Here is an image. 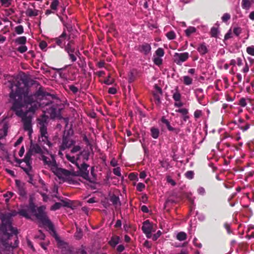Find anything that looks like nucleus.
Returning <instances> with one entry per match:
<instances>
[{"label":"nucleus","instance_id":"nucleus-1","mask_svg":"<svg viewBox=\"0 0 254 254\" xmlns=\"http://www.w3.org/2000/svg\"><path fill=\"white\" fill-rule=\"evenodd\" d=\"M8 82L11 90L9 97L14 100L11 109L21 118L24 129L30 134L32 132V117L27 115L28 113H34L38 109L40 105L38 100L41 101L45 98L50 100L54 98V96L47 92L42 87H39L33 95H29L27 91L23 93V88L21 87V80L18 78H14Z\"/></svg>","mask_w":254,"mask_h":254},{"label":"nucleus","instance_id":"nucleus-2","mask_svg":"<svg viewBox=\"0 0 254 254\" xmlns=\"http://www.w3.org/2000/svg\"><path fill=\"white\" fill-rule=\"evenodd\" d=\"M15 211L2 214L0 216L1 225L0 228L3 233L1 239L2 245L5 249L9 250L16 248L18 246L17 230L12 226V217L17 214Z\"/></svg>","mask_w":254,"mask_h":254},{"label":"nucleus","instance_id":"nucleus-3","mask_svg":"<svg viewBox=\"0 0 254 254\" xmlns=\"http://www.w3.org/2000/svg\"><path fill=\"white\" fill-rule=\"evenodd\" d=\"M45 207L42 206L37 207L34 204H30L29 209L31 213H33L36 218L41 222L43 225L47 226L49 230L52 232V236L55 238L58 242H62L60 240V238L57 234L54 225L48 218L45 212Z\"/></svg>","mask_w":254,"mask_h":254},{"label":"nucleus","instance_id":"nucleus-4","mask_svg":"<svg viewBox=\"0 0 254 254\" xmlns=\"http://www.w3.org/2000/svg\"><path fill=\"white\" fill-rule=\"evenodd\" d=\"M42 158L44 164L47 165L49 167H50L52 171L59 178L69 180L71 177L73 176V173L70 171L59 168L53 155H51V159H50L44 155L42 156Z\"/></svg>","mask_w":254,"mask_h":254},{"label":"nucleus","instance_id":"nucleus-5","mask_svg":"<svg viewBox=\"0 0 254 254\" xmlns=\"http://www.w3.org/2000/svg\"><path fill=\"white\" fill-rule=\"evenodd\" d=\"M52 95L51 94H50ZM54 96V98L53 99H51L50 100H49L48 99L46 98H44V100H42L41 101L38 100L39 101V103L40 104V105L43 106H47L50 104H52L53 102L52 101L53 100H56L57 103L56 105H53L49 107L48 109H47V112L48 114L50 115V118L51 119H55L57 117H58L61 115V110H62V108L59 107V106L58 104V102H60V100L57 98L56 95L53 94Z\"/></svg>","mask_w":254,"mask_h":254},{"label":"nucleus","instance_id":"nucleus-6","mask_svg":"<svg viewBox=\"0 0 254 254\" xmlns=\"http://www.w3.org/2000/svg\"><path fill=\"white\" fill-rule=\"evenodd\" d=\"M64 50L67 53L69 60L72 62H75L77 60V57H80L81 54L78 47L76 48L75 41L72 39H69L67 44L64 47Z\"/></svg>","mask_w":254,"mask_h":254},{"label":"nucleus","instance_id":"nucleus-7","mask_svg":"<svg viewBox=\"0 0 254 254\" xmlns=\"http://www.w3.org/2000/svg\"><path fill=\"white\" fill-rule=\"evenodd\" d=\"M43 150L37 143L31 144L28 151L26 153L24 158L25 163L31 164V156L35 154H43Z\"/></svg>","mask_w":254,"mask_h":254},{"label":"nucleus","instance_id":"nucleus-8","mask_svg":"<svg viewBox=\"0 0 254 254\" xmlns=\"http://www.w3.org/2000/svg\"><path fill=\"white\" fill-rule=\"evenodd\" d=\"M157 228L156 225H154L149 220H147L142 223V230L148 238H150L151 236V233L155 232Z\"/></svg>","mask_w":254,"mask_h":254},{"label":"nucleus","instance_id":"nucleus-9","mask_svg":"<svg viewBox=\"0 0 254 254\" xmlns=\"http://www.w3.org/2000/svg\"><path fill=\"white\" fill-rule=\"evenodd\" d=\"M76 166L79 169L80 176L91 183L95 184L96 183L95 178L90 179L89 177V171L87 170L89 166L87 164L83 163L80 167H79L78 164H76Z\"/></svg>","mask_w":254,"mask_h":254},{"label":"nucleus","instance_id":"nucleus-10","mask_svg":"<svg viewBox=\"0 0 254 254\" xmlns=\"http://www.w3.org/2000/svg\"><path fill=\"white\" fill-rule=\"evenodd\" d=\"M75 143L73 140L68 135L64 134L63 136L62 143L60 146V150H64L71 147Z\"/></svg>","mask_w":254,"mask_h":254},{"label":"nucleus","instance_id":"nucleus-11","mask_svg":"<svg viewBox=\"0 0 254 254\" xmlns=\"http://www.w3.org/2000/svg\"><path fill=\"white\" fill-rule=\"evenodd\" d=\"M39 142H43V144H46L49 147L52 146V143L49 140L47 129L42 128L40 130V135H39Z\"/></svg>","mask_w":254,"mask_h":254},{"label":"nucleus","instance_id":"nucleus-12","mask_svg":"<svg viewBox=\"0 0 254 254\" xmlns=\"http://www.w3.org/2000/svg\"><path fill=\"white\" fill-rule=\"evenodd\" d=\"M174 61L178 65H181L182 63L188 60L189 54L187 52L183 53H176L174 56Z\"/></svg>","mask_w":254,"mask_h":254},{"label":"nucleus","instance_id":"nucleus-13","mask_svg":"<svg viewBox=\"0 0 254 254\" xmlns=\"http://www.w3.org/2000/svg\"><path fill=\"white\" fill-rule=\"evenodd\" d=\"M70 39V36H68L66 32L64 31L59 37L55 39V41L60 47L64 48L65 45L66 41H68Z\"/></svg>","mask_w":254,"mask_h":254},{"label":"nucleus","instance_id":"nucleus-14","mask_svg":"<svg viewBox=\"0 0 254 254\" xmlns=\"http://www.w3.org/2000/svg\"><path fill=\"white\" fill-rule=\"evenodd\" d=\"M137 50L144 55H148L151 52V47L150 44L144 43L137 47Z\"/></svg>","mask_w":254,"mask_h":254},{"label":"nucleus","instance_id":"nucleus-15","mask_svg":"<svg viewBox=\"0 0 254 254\" xmlns=\"http://www.w3.org/2000/svg\"><path fill=\"white\" fill-rule=\"evenodd\" d=\"M48 118H49L48 116L44 114L38 119V127H39V130H41V129L43 128L45 129H47V120Z\"/></svg>","mask_w":254,"mask_h":254},{"label":"nucleus","instance_id":"nucleus-16","mask_svg":"<svg viewBox=\"0 0 254 254\" xmlns=\"http://www.w3.org/2000/svg\"><path fill=\"white\" fill-rule=\"evenodd\" d=\"M155 91L153 92V95L155 100V103L157 104H159L160 101V96L162 94V91L161 88L159 87L157 84L154 86Z\"/></svg>","mask_w":254,"mask_h":254},{"label":"nucleus","instance_id":"nucleus-17","mask_svg":"<svg viewBox=\"0 0 254 254\" xmlns=\"http://www.w3.org/2000/svg\"><path fill=\"white\" fill-rule=\"evenodd\" d=\"M15 183L18 189L19 194L23 197L25 196L26 195V191L25 184L17 180L16 181Z\"/></svg>","mask_w":254,"mask_h":254},{"label":"nucleus","instance_id":"nucleus-18","mask_svg":"<svg viewBox=\"0 0 254 254\" xmlns=\"http://www.w3.org/2000/svg\"><path fill=\"white\" fill-rule=\"evenodd\" d=\"M20 168H21L23 171L26 173V174L29 177V183H32L33 181V175L32 174V166L31 164H25V166H23V165L20 166Z\"/></svg>","mask_w":254,"mask_h":254},{"label":"nucleus","instance_id":"nucleus-19","mask_svg":"<svg viewBox=\"0 0 254 254\" xmlns=\"http://www.w3.org/2000/svg\"><path fill=\"white\" fill-rule=\"evenodd\" d=\"M110 200L115 208H117L121 206V202L120 200L119 197L115 194H112L110 196Z\"/></svg>","mask_w":254,"mask_h":254},{"label":"nucleus","instance_id":"nucleus-20","mask_svg":"<svg viewBox=\"0 0 254 254\" xmlns=\"http://www.w3.org/2000/svg\"><path fill=\"white\" fill-rule=\"evenodd\" d=\"M238 122L239 123L238 127L243 131H246L250 127V124L248 123L245 122L244 120L240 119Z\"/></svg>","mask_w":254,"mask_h":254},{"label":"nucleus","instance_id":"nucleus-21","mask_svg":"<svg viewBox=\"0 0 254 254\" xmlns=\"http://www.w3.org/2000/svg\"><path fill=\"white\" fill-rule=\"evenodd\" d=\"M197 50L201 55H204L208 52V50L204 43L198 45Z\"/></svg>","mask_w":254,"mask_h":254},{"label":"nucleus","instance_id":"nucleus-22","mask_svg":"<svg viewBox=\"0 0 254 254\" xmlns=\"http://www.w3.org/2000/svg\"><path fill=\"white\" fill-rule=\"evenodd\" d=\"M27 16L29 17L36 16L38 15V11L36 9H32V8H28L25 11Z\"/></svg>","mask_w":254,"mask_h":254},{"label":"nucleus","instance_id":"nucleus-23","mask_svg":"<svg viewBox=\"0 0 254 254\" xmlns=\"http://www.w3.org/2000/svg\"><path fill=\"white\" fill-rule=\"evenodd\" d=\"M15 43L18 45H25L27 41V38L25 36H21L16 38L14 40Z\"/></svg>","mask_w":254,"mask_h":254},{"label":"nucleus","instance_id":"nucleus-24","mask_svg":"<svg viewBox=\"0 0 254 254\" xmlns=\"http://www.w3.org/2000/svg\"><path fill=\"white\" fill-rule=\"evenodd\" d=\"M150 131L151 136L153 138L156 139L159 137L160 131L158 128L152 127L151 128Z\"/></svg>","mask_w":254,"mask_h":254},{"label":"nucleus","instance_id":"nucleus-25","mask_svg":"<svg viewBox=\"0 0 254 254\" xmlns=\"http://www.w3.org/2000/svg\"><path fill=\"white\" fill-rule=\"evenodd\" d=\"M120 241V238L119 236H115L112 237L111 240L109 242L110 245L113 247H115L118 244H119Z\"/></svg>","mask_w":254,"mask_h":254},{"label":"nucleus","instance_id":"nucleus-26","mask_svg":"<svg viewBox=\"0 0 254 254\" xmlns=\"http://www.w3.org/2000/svg\"><path fill=\"white\" fill-rule=\"evenodd\" d=\"M173 98L176 101H179L181 99V95L179 91L178 87L175 89V92L173 95Z\"/></svg>","mask_w":254,"mask_h":254},{"label":"nucleus","instance_id":"nucleus-27","mask_svg":"<svg viewBox=\"0 0 254 254\" xmlns=\"http://www.w3.org/2000/svg\"><path fill=\"white\" fill-rule=\"evenodd\" d=\"M252 1L250 0H242V7L243 9H249L252 5Z\"/></svg>","mask_w":254,"mask_h":254},{"label":"nucleus","instance_id":"nucleus-28","mask_svg":"<svg viewBox=\"0 0 254 254\" xmlns=\"http://www.w3.org/2000/svg\"><path fill=\"white\" fill-rule=\"evenodd\" d=\"M177 239L180 241H184L186 240L187 238V235L185 232H180L178 233L177 235Z\"/></svg>","mask_w":254,"mask_h":254},{"label":"nucleus","instance_id":"nucleus-29","mask_svg":"<svg viewBox=\"0 0 254 254\" xmlns=\"http://www.w3.org/2000/svg\"><path fill=\"white\" fill-rule=\"evenodd\" d=\"M29 212H31L29 209L28 210L21 209V210H19V211L18 212V213L20 215H21L23 217H25L26 218H30V215H29Z\"/></svg>","mask_w":254,"mask_h":254},{"label":"nucleus","instance_id":"nucleus-30","mask_svg":"<svg viewBox=\"0 0 254 254\" xmlns=\"http://www.w3.org/2000/svg\"><path fill=\"white\" fill-rule=\"evenodd\" d=\"M195 93L196 96L198 97V100L200 103H201V101L203 98V90L200 88L196 89L195 90Z\"/></svg>","mask_w":254,"mask_h":254},{"label":"nucleus","instance_id":"nucleus-31","mask_svg":"<svg viewBox=\"0 0 254 254\" xmlns=\"http://www.w3.org/2000/svg\"><path fill=\"white\" fill-rule=\"evenodd\" d=\"M196 31V28L194 27H189L185 31L186 35L187 37H190V35Z\"/></svg>","mask_w":254,"mask_h":254},{"label":"nucleus","instance_id":"nucleus-32","mask_svg":"<svg viewBox=\"0 0 254 254\" xmlns=\"http://www.w3.org/2000/svg\"><path fill=\"white\" fill-rule=\"evenodd\" d=\"M184 83L186 85H190L192 83V79L189 76H184L183 77Z\"/></svg>","mask_w":254,"mask_h":254},{"label":"nucleus","instance_id":"nucleus-33","mask_svg":"<svg viewBox=\"0 0 254 254\" xmlns=\"http://www.w3.org/2000/svg\"><path fill=\"white\" fill-rule=\"evenodd\" d=\"M83 236L82 231L80 228H77L74 237L76 239L80 240Z\"/></svg>","mask_w":254,"mask_h":254},{"label":"nucleus","instance_id":"nucleus-34","mask_svg":"<svg viewBox=\"0 0 254 254\" xmlns=\"http://www.w3.org/2000/svg\"><path fill=\"white\" fill-rule=\"evenodd\" d=\"M59 4V1L58 0H54L51 4L50 7L54 10H57Z\"/></svg>","mask_w":254,"mask_h":254},{"label":"nucleus","instance_id":"nucleus-35","mask_svg":"<svg viewBox=\"0 0 254 254\" xmlns=\"http://www.w3.org/2000/svg\"><path fill=\"white\" fill-rule=\"evenodd\" d=\"M66 159L70 162H71L73 164H77L76 163L77 159L74 156H71L68 154H66Z\"/></svg>","mask_w":254,"mask_h":254},{"label":"nucleus","instance_id":"nucleus-36","mask_svg":"<svg viewBox=\"0 0 254 254\" xmlns=\"http://www.w3.org/2000/svg\"><path fill=\"white\" fill-rule=\"evenodd\" d=\"M166 36L169 40H173L176 38V34L173 31L168 32L166 33Z\"/></svg>","mask_w":254,"mask_h":254},{"label":"nucleus","instance_id":"nucleus-37","mask_svg":"<svg viewBox=\"0 0 254 254\" xmlns=\"http://www.w3.org/2000/svg\"><path fill=\"white\" fill-rule=\"evenodd\" d=\"M218 33V30L217 28L213 27L211 29L210 34L212 37H217Z\"/></svg>","mask_w":254,"mask_h":254},{"label":"nucleus","instance_id":"nucleus-38","mask_svg":"<svg viewBox=\"0 0 254 254\" xmlns=\"http://www.w3.org/2000/svg\"><path fill=\"white\" fill-rule=\"evenodd\" d=\"M27 50V47L25 45H21L17 48V51L21 54L25 53Z\"/></svg>","mask_w":254,"mask_h":254},{"label":"nucleus","instance_id":"nucleus-39","mask_svg":"<svg viewBox=\"0 0 254 254\" xmlns=\"http://www.w3.org/2000/svg\"><path fill=\"white\" fill-rule=\"evenodd\" d=\"M155 54L158 57H162L164 55V50L161 48H159L155 52Z\"/></svg>","mask_w":254,"mask_h":254},{"label":"nucleus","instance_id":"nucleus-40","mask_svg":"<svg viewBox=\"0 0 254 254\" xmlns=\"http://www.w3.org/2000/svg\"><path fill=\"white\" fill-rule=\"evenodd\" d=\"M15 31L17 34H21L23 33V27L22 25H18L15 28Z\"/></svg>","mask_w":254,"mask_h":254},{"label":"nucleus","instance_id":"nucleus-41","mask_svg":"<svg viewBox=\"0 0 254 254\" xmlns=\"http://www.w3.org/2000/svg\"><path fill=\"white\" fill-rule=\"evenodd\" d=\"M185 175L187 178L192 179L194 176V172L192 171H189L185 173Z\"/></svg>","mask_w":254,"mask_h":254},{"label":"nucleus","instance_id":"nucleus-42","mask_svg":"<svg viewBox=\"0 0 254 254\" xmlns=\"http://www.w3.org/2000/svg\"><path fill=\"white\" fill-rule=\"evenodd\" d=\"M153 62L156 65L159 66L162 64V59L160 57L154 58Z\"/></svg>","mask_w":254,"mask_h":254},{"label":"nucleus","instance_id":"nucleus-43","mask_svg":"<svg viewBox=\"0 0 254 254\" xmlns=\"http://www.w3.org/2000/svg\"><path fill=\"white\" fill-rule=\"evenodd\" d=\"M145 188V185L142 183H139L136 186V190L138 191H142Z\"/></svg>","mask_w":254,"mask_h":254},{"label":"nucleus","instance_id":"nucleus-44","mask_svg":"<svg viewBox=\"0 0 254 254\" xmlns=\"http://www.w3.org/2000/svg\"><path fill=\"white\" fill-rule=\"evenodd\" d=\"M247 52L251 56H254V46H251L247 48Z\"/></svg>","mask_w":254,"mask_h":254},{"label":"nucleus","instance_id":"nucleus-45","mask_svg":"<svg viewBox=\"0 0 254 254\" xmlns=\"http://www.w3.org/2000/svg\"><path fill=\"white\" fill-rule=\"evenodd\" d=\"M14 195V193L11 191H7L6 193L3 194L4 197L6 198L5 200L8 201L9 198L12 197Z\"/></svg>","mask_w":254,"mask_h":254},{"label":"nucleus","instance_id":"nucleus-46","mask_svg":"<svg viewBox=\"0 0 254 254\" xmlns=\"http://www.w3.org/2000/svg\"><path fill=\"white\" fill-rule=\"evenodd\" d=\"M247 104L246 99L245 98H241L239 102L238 105L242 107L246 106Z\"/></svg>","mask_w":254,"mask_h":254},{"label":"nucleus","instance_id":"nucleus-47","mask_svg":"<svg viewBox=\"0 0 254 254\" xmlns=\"http://www.w3.org/2000/svg\"><path fill=\"white\" fill-rule=\"evenodd\" d=\"M62 206V204L60 202H56L52 206L51 209L52 210H56L60 209Z\"/></svg>","mask_w":254,"mask_h":254},{"label":"nucleus","instance_id":"nucleus-48","mask_svg":"<svg viewBox=\"0 0 254 254\" xmlns=\"http://www.w3.org/2000/svg\"><path fill=\"white\" fill-rule=\"evenodd\" d=\"M0 1L2 5L7 7L9 6L11 4V0H0Z\"/></svg>","mask_w":254,"mask_h":254},{"label":"nucleus","instance_id":"nucleus-49","mask_svg":"<svg viewBox=\"0 0 254 254\" xmlns=\"http://www.w3.org/2000/svg\"><path fill=\"white\" fill-rule=\"evenodd\" d=\"M241 32L242 29L240 27H235L233 29V33L237 36H239Z\"/></svg>","mask_w":254,"mask_h":254},{"label":"nucleus","instance_id":"nucleus-50","mask_svg":"<svg viewBox=\"0 0 254 254\" xmlns=\"http://www.w3.org/2000/svg\"><path fill=\"white\" fill-rule=\"evenodd\" d=\"M168 129L170 131H174L176 134L180 132V129L179 128H174L170 125L167 127Z\"/></svg>","mask_w":254,"mask_h":254},{"label":"nucleus","instance_id":"nucleus-51","mask_svg":"<svg viewBox=\"0 0 254 254\" xmlns=\"http://www.w3.org/2000/svg\"><path fill=\"white\" fill-rule=\"evenodd\" d=\"M202 115V112L199 110H196L194 113V116L195 119L200 118Z\"/></svg>","mask_w":254,"mask_h":254},{"label":"nucleus","instance_id":"nucleus-52","mask_svg":"<svg viewBox=\"0 0 254 254\" xmlns=\"http://www.w3.org/2000/svg\"><path fill=\"white\" fill-rule=\"evenodd\" d=\"M113 173L119 177L121 176V169L120 167H117L113 169Z\"/></svg>","mask_w":254,"mask_h":254},{"label":"nucleus","instance_id":"nucleus-53","mask_svg":"<svg viewBox=\"0 0 254 254\" xmlns=\"http://www.w3.org/2000/svg\"><path fill=\"white\" fill-rule=\"evenodd\" d=\"M176 112L181 113L183 115H186L188 114V110L186 108L179 109Z\"/></svg>","mask_w":254,"mask_h":254},{"label":"nucleus","instance_id":"nucleus-54","mask_svg":"<svg viewBox=\"0 0 254 254\" xmlns=\"http://www.w3.org/2000/svg\"><path fill=\"white\" fill-rule=\"evenodd\" d=\"M249 66L248 65V63L246 62L245 64V65H244L243 68L242 69V71L244 73L246 74V73H247L249 71Z\"/></svg>","mask_w":254,"mask_h":254},{"label":"nucleus","instance_id":"nucleus-55","mask_svg":"<svg viewBox=\"0 0 254 254\" xmlns=\"http://www.w3.org/2000/svg\"><path fill=\"white\" fill-rule=\"evenodd\" d=\"M230 15L228 13H225L223 14L222 17V20L223 22H227L228 20L230 19Z\"/></svg>","mask_w":254,"mask_h":254},{"label":"nucleus","instance_id":"nucleus-56","mask_svg":"<svg viewBox=\"0 0 254 254\" xmlns=\"http://www.w3.org/2000/svg\"><path fill=\"white\" fill-rule=\"evenodd\" d=\"M69 88L74 94H76L78 91V88L73 85H70Z\"/></svg>","mask_w":254,"mask_h":254},{"label":"nucleus","instance_id":"nucleus-57","mask_svg":"<svg viewBox=\"0 0 254 254\" xmlns=\"http://www.w3.org/2000/svg\"><path fill=\"white\" fill-rule=\"evenodd\" d=\"M81 147L79 145L74 146L71 150V153H74L80 151Z\"/></svg>","mask_w":254,"mask_h":254},{"label":"nucleus","instance_id":"nucleus-58","mask_svg":"<svg viewBox=\"0 0 254 254\" xmlns=\"http://www.w3.org/2000/svg\"><path fill=\"white\" fill-rule=\"evenodd\" d=\"M128 178L131 181L136 180H137V175H135V174L132 173L129 175Z\"/></svg>","mask_w":254,"mask_h":254},{"label":"nucleus","instance_id":"nucleus-59","mask_svg":"<svg viewBox=\"0 0 254 254\" xmlns=\"http://www.w3.org/2000/svg\"><path fill=\"white\" fill-rule=\"evenodd\" d=\"M110 75H109L108 76V78L104 81V83L108 85L112 84L114 81L113 79H110Z\"/></svg>","mask_w":254,"mask_h":254},{"label":"nucleus","instance_id":"nucleus-60","mask_svg":"<svg viewBox=\"0 0 254 254\" xmlns=\"http://www.w3.org/2000/svg\"><path fill=\"white\" fill-rule=\"evenodd\" d=\"M47 46V44L45 41H42L39 44V47L42 50H44Z\"/></svg>","mask_w":254,"mask_h":254},{"label":"nucleus","instance_id":"nucleus-61","mask_svg":"<svg viewBox=\"0 0 254 254\" xmlns=\"http://www.w3.org/2000/svg\"><path fill=\"white\" fill-rule=\"evenodd\" d=\"M161 232L160 231H158L156 234H155L152 237V239L154 241L156 240L161 235Z\"/></svg>","mask_w":254,"mask_h":254},{"label":"nucleus","instance_id":"nucleus-62","mask_svg":"<svg viewBox=\"0 0 254 254\" xmlns=\"http://www.w3.org/2000/svg\"><path fill=\"white\" fill-rule=\"evenodd\" d=\"M161 122L163 124H164L167 127H168V126L170 125V122L168 121V120L165 119V118L164 117H162Z\"/></svg>","mask_w":254,"mask_h":254},{"label":"nucleus","instance_id":"nucleus-63","mask_svg":"<svg viewBox=\"0 0 254 254\" xmlns=\"http://www.w3.org/2000/svg\"><path fill=\"white\" fill-rule=\"evenodd\" d=\"M232 37V32H231V30L230 29L225 35L224 39H225V40H228Z\"/></svg>","mask_w":254,"mask_h":254},{"label":"nucleus","instance_id":"nucleus-64","mask_svg":"<svg viewBox=\"0 0 254 254\" xmlns=\"http://www.w3.org/2000/svg\"><path fill=\"white\" fill-rule=\"evenodd\" d=\"M108 93L112 94H115L117 93V89L114 87H110L109 88Z\"/></svg>","mask_w":254,"mask_h":254}]
</instances>
